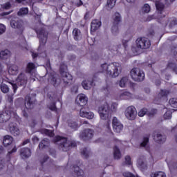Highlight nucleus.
<instances>
[{"instance_id":"1","label":"nucleus","mask_w":177,"mask_h":177,"mask_svg":"<svg viewBox=\"0 0 177 177\" xmlns=\"http://www.w3.org/2000/svg\"><path fill=\"white\" fill-rule=\"evenodd\" d=\"M10 118L13 122L9 124V131L13 136H18V135H20V130L17 127V123L16 122H20L21 120L17 113L12 110H7L5 112L0 113L1 123L8 122Z\"/></svg>"},{"instance_id":"2","label":"nucleus","mask_w":177,"mask_h":177,"mask_svg":"<svg viewBox=\"0 0 177 177\" xmlns=\"http://www.w3.org/2000/svg\"><path fill=\"white\" fill-rule=\"evenodd\" d=\"M122 71V67L121 64L118 62H113L109 64L107 63L101 64L99 73H105L106 75H109L112 78H115L120 75Z\"/></svg>"},{"instance_id":"3","label":"nucleus","mask_w":177,"mask_h":177,"mask_svg":"<svg viewBox=\"0 0 177 177\" xmlns=\"http://www.w3.org/2000/svg\"><path fill=\"white\" fill-rule=\"evenodd\" d=\"M98 113L101 120L104 121H106L104 127L107 131V132H111L113 134V131H111V127L110 126L111 124V109H110V105L109 103L104 102V104L101 105L98 108Z\"/></svg>"},{"instance_id":"4","label":"nucleus","mask_w":177,"mask_h":177,"mask_svg":"<svg viewBox=\"0 0 177 177\" xmlns=\"http://www.w3.org/2000/svg\"><path fill=\"white\" fill-rule=\"evenodd\" d=\"M53 140L54 143L62 141L58 145L59 149L62 151H69L71 149L77 147V142L75 141L70 140L66 137L57 136L54 138Z\"/></svg>"},{"instance_id":"5","label":"nucleus","mask_w":177,"mask_h":177,"mask_svg":"<svg viewBox=\"0 0 177 177\" xmlns=\"http://www.w3.org/2000/svg\"><path fill=\"white\" fill-rule=\"evenodd\" d=\"M158 22L161 24L162 27L165 28L168 26L169 28H172V27H175L177 25V20L175 17L168 18L165 15H160V17L158 19Z\"/></svg>"},{"instance_id":"6","label":"nucleus","mask_w":177,"mask_h":177,"mask_svg":"<svg viewBox=\"0 0 177 177\" xmlns=\"http://www.w3.org/2000/svg\"><path fill=\"white\" fill-rule=\"evenodd\" d=\"M59 73L65 85H68L73 81V75L67 72V65L62 64L59 66Z\"/></svg>"},{"instance_id":"7","label":"nucleus","mask_w":177,"mask_h":177,"mask_svg":"<svg viewBox=\"0 0 177 177\" xmlns=\"http://www.w3.org/2000/svg\"><path fill=\"white\" fill-rule=\"evenodd\" d=\"M10 26L12 28H17V30H20V31H21L20 38L21 39L22 42H26V37H24V35H23V31H24V22L23 20L19 18L12 19L10 21Z\"/></svg>"},{"instance_id":"8","label":"nucleus","mask_w":177,"mask_h":177,"mask_svg":"<svg viewBox=\"0 0 177 177\" xmlns=\"http://www.w3.org/2000/svg\"><path fill=\"white\" fill-rule=\"evenodd\" d=\"M130 75L133 80V81H136L137 82H142V81L145 80V72H143L140 68H133L130 71Z\"/></svg>"},{"instance_id":"9","label":"nucleus","mask_w":177,"mask_h":177,"mask_svg":"<svg viewBox=\"0 0 177 177\" xmlns=\"http://www.w3.org/2000/svg\"><path fill=\"white\" fill-rule=\"evenodd\" d=\"M35 31L39 39V46H45L46 41H48V32H46V30L44 28L36 29Z\"/></svg>"},{"instance_id":"10","label":"nucleus","mask_w":177,"mask_h":177,"mask_svg":"<svg viewBox=\"0 0 177 177\" xmlns=\"http://www.w3.org/2000/svg\"><path fill=\"white\" fill-rule=\"evenodd\" d=\"M136 46L138 49H149L151 46V43L146 37L138 38L136 41Z\"/></svg>"},{"instance_id":"11","label":"nucleus","mask_w":177,"mask_h":177,"mask_svg":"<svg viewBox=\"0 0 177 177\" xmlns=\"http://www.w3.org/2000/svg\"><path fill=\"white\" fill-rule=\"evenodd\" d=\"M113 25L111 28V32L112 34H118L119 30H118V25L120 23H121V15L119 12H115L113 15Z\"/></svg>"},{"instance_id":"12","label":"nucleus","mask_w":177,"mask_h":177,"mask_svg":"<svg viewBox=\"0 0 177 177\" xmlns=\"http://www.w3.org/2000/svg\"><path fill=\"white\" fill-rule=\"evenodd\" d=\"M81 164H82L81 160H77L76 164L73 165L72 169L75 177H84V175L85 174V173H84V170L80 168V167H81Z\"/></svg>"},{"instance_id":"13","label":"nucleus","mask_w":177,"mask_h":177,"mask_svg":"<svg viewBox=\"0 0 177 177\" xmlns=\"http://www.w3.org/2000/svg\"><path fill=\"white\" fill-rule=\"evenodd\" d=\"M112 127L114 132L117 133H120L122 129H124V124L117 118V117H113L112 120Z\"/></svg>"},{"instance_id":"14","label":"nucleus","mask_w":177,"mask_h":177,"mask_svg":"<svg viewBox=\"0 0 177 177\" xmlns=\"http://www.w3.org/2000/svg\"><path fill=\"white\" fill-rule=\"evenodd\" d=\"M80 115L83 118H87L88 120L93 119L95 117V114L93 112L89 111V108L86 106H83L81 108L80 111Z\"/></svg>"},{"instance_id":"15","label":"nucleus","mask_w":177,"mask_h":177,"mask_svg":"<svg viewBox=\"0 0 177 177\" xmlns=\"http://www.w3.org/2000/svg\"><path fill=\"white\" fill-rule=\"evenodd\" d=\"M125 116L128 120L133 121L136 118V108L133 106H130L125 111Z\"/></svg>"},{"instance_id":"16","label":"nucleus","mask_w":177,"mask_h":177,"mask_svg":"<svg viewBox=\"0 0 177 177\" xmlns=\"http://www.w3.org/2000/svg\"><path fill=\"white\" fill-rule=\"evenodd\" d=\"M80 138L84 142L92 139V138H93V130L91 129H84L82 133H80Z\"/></svg>"},{"instance_id":"17","label":"nucleus","mask_w":177,"mask_h":177,"mask_svg":"<svg viewBox=\"0 0 177 177\" xmlns=\"http://www.w3.org/2000/svg\"><path fill=\"white\" fill-rule=\"evenodd\" d=\"M16 81L20 86H26V85H27L28 78L26 74L21 73L18 75Z\"/></svg>"},{"instance_id":"18","label":"nucleus","mask_w":177,"mask_h":177,"mask_svg":"<svg viewBox=\"0 0 177 177\" xmlns=\"http://www.w3.org/2000/svg\"><path fill=\"white\" fill-rule=\"evenodd\" d=\"M139 168H140L141 171L144 172V171L147 170V163H146L145 160V156H140L137 160Z\"/></svg>"},{"instance_id":"19","label":"nucleus","mask_w":177,"mask_h":177,"mask_svg":"<svg viewBox=\"0 0 177 177\" xmlns=\"http://www.w3.org/2000/svg\"><path fill=\"white\" fill-rule=\"evenodd\" d=\"M35 100H33L30 95H27L25 97V107L26 110H30L34 107Z\"/></svg>"},{"instance_id":"20","label":"nucleus","mask_w":177,"mask_h":177,"mask_svg":"<svg viewBox=\"0 0 177 177\" xmlns=\"http://www.w3.org/2000/svg\"><path fill=\"white\" fill-rule=\"evenodd\" d=\"M20 156L23 160L31 157V149L30 148H21L20 150Z\"/></svg>"},{"instance_id":"21","label":"nucleus","mask_w":177,"mask_h":177,"mask_svg":"<svg viewBox=\"0 0 177 177\" xmlns=\"http://www.w3.org/2000/svg\"><path fill=\"white\" fill-rule=\"evenodd\" d=\"M101 26H102V21L97 19L93 20L91 24V31H92V32H95V31H96L97 30H99Z\"/></svg>"},{"instance_id":"22","label":"nucleus","mask_w":177,"mask_h":177,"mask_svg":"<svg viewBox=\"0 0 177 177\" xmlns=\"http://www.w3.org/2000/svg\"><path fill=\"white\" fill-rule=\"evenodd\" d=\"M153 139L156 143L161 145L167 140V136L158 133L156 136H153Z\"/></svg>"},{"instance_id":"23","label":"nucleus","mask_w":177,"mask_h":177,"mask_svg":"<svg viewBox=\"0 0 177 177\" xmlns=\"http://www.w3.org/2000/svg\"><path fill=\"white\" fill-rule=\"evenodd\" d=\"M8 73L10 75H17L19 74V66L15 64L11 65L8 68Z\"/></svg>"},{"instance_id":"24","label":"nucleus","mask_w":177,"mask_h":177,"mask_svg":"<svg viewBox=\"0 0 177 177\" xmlns=\"http://www.w3.org/2000/svg\"><path fill=\"white\" fill-rule=\"evenodd\" d=\"M73 38L75 41H80L82 38V35L81 34V30L75 28L73 30Z\"/></svg>"},{"instance_id":"25","label":"nucleus","mask_w":177,"mask_h":177,"mask_svg":"<svg viewBox=\"0 0 177 177\" xmlns=\"http://www.w3.org/2000/svg\"><path fill=\"white\" fill-rule=\"evenodd\" d=\"M79 98V105L84 107L86 103H88V97L84 94H82L78 95L77 97Z\"/></svg>"},{"instance_id":"26","label":"nucleus","mask_w":177,"mask_h":177,"mask_svg":"<svg viewBox=\"0 0 177 177\" xmlns=\"http://www.w3.org/2000/svg\"><path fill=\"white\" fill-rule=\"evenodd\" d=\"M13 142V138L10 136H6L3 138V145L5 147H8L10 146L11 143Z\"/></svg>"},{"instance_id":"27","label":"nucleus","mask_w":177,"mask_h":177,"mask_svg":"<svg viewBox=\"0 0 177 177\" xmlns=\"http://www.w3.org/2000/svg\"><path fill=\"white\" fill-rule=\"evenodd\" d=\"M82 85L84 89H86V91H88L91 89L92 86H93V80H91V81L84 80L82 82Z\"/></svg>"},{"instance_id":"28","label":"nucleus","mask_w":177,"mask_h":177,"mask_svg":"<svg viewBox=\"0 0 177 177\" xmlns=\"http://www.w3.org/2000/svg\"><path fill=\"white\" fill-rule=\"evenodd\" d=\"M49 140L44 139L39 142V149H40L41 150L46 149L47 147H49Z\"/></svg>"},{"instance_id":"29","label":"nucleus","mask_w":177,"mask_h":177,"mask_svg":"<svg viewBox=\"0 0 177 177\" xmlns=\"http://www.w3.org/2000/svg\"><path fill=\"white\" fill-rule=\"evenodd\" d=\"M40 132L43 135H46V136H49L50 138H53V136H55V133L53 132V131L48 129H41L40 130Z\"/></svg>"},{"instance_id":"30","label":"nucleus","mask_w":177,"mask_h":177,"mask_svg":"<svg viewBox=\"0 0 177 177\" xmlns=\"http://www.w3.org/2000/svg\"><path fill=\"white\" fill-rule=\"evenodd\" d=\"M8 57H10V51H9L8 49L2 50L0 53V59L5 60V59H8Z\"/></svg>"},{"instance_id":"31","label":"nucleus","mask_w":177,"mask_h":177,"mask_svg":"<svg viewBox=\"0 0 177 177\" xmlns=\"http://www.w3.org/2000/svg\"><path fill=\"white\" fill-rule=\"evenodd\" d=\"M33 70H35V64L32 62H28L26 66V73L28 74H31Z\"/></svg>"},{"instance_id":"32","label":"nucleus","mask_w":177,"mask_h":177,"mask_svg":"<svg viewBox=\"0 0 177 177\" xmlns=\"http://www.w3.org/2000/svg\"><path fill=\"white\" fill-rule=\"evenodd\" d=\"M156 8L158 12H160V15H162V12H164V8H165V6L164 3L160 2V1H156Z\"/></svg>"},{"instance_id":"33","label":"nucleus","mask_w":177,"mask_h":177,"mask_svg":"<svg viewBox=\"0 0 177 177\" xmlns=\"http://www.w3.org/2000/svg\"><path fill=\"white\" fill-rule=\"evenodd\" d=\"M113 157L115 160H120L121 158V151L117 146L113 147Z\"/></svg>"},{"instance_id":"34","label":"nucleus","mask_w":177,"mask_h":177,"mask_svg":"<svg viewBox=\"0 0 177 177\" xmlns=\"http://www.w3.org/2000/svg\"><path fill=\"white\" fill-rule=\"evenodd\" d=\"M68 125L71 128V129H74L75 131H77L78 129V124H77V122H74L73 120H68Z\"/></svg>"},{"instance_id":"35","label":"nucleus","mask_w":177,"mask_h":177,"mask_svg":"<svg viewBox=\"0 0 177 177\" xmlns=\"http://www.w3.org/2000/svg\"><path fill=\"white\" fill-rule=\"evenodd\" d=\"M28 14V8H21L17 12L18 16H25Z\"/></svg>"},{"instance_id":"36","label":"nucleus","mask_w":177,"mask_h":177,"mask_svg":"<svg viewBox=\"0 0 177 177\" xmlns=\"http://www.w3.org/2000/svg\"><path fill=\"white\" fill-rule=\"evenodd\" d=\"M127 84H128V77H123L119 82L120 87L125 88Z\"/></svg>"},{"instance_id":"37","label":"nucleus","mask_w":177,"mask_h":177,"mask_svg":"<svg viewBox=\"0 0 177 177\" xmlns=\"http://www.w3.org/2000/svg\"><path fill=\"white\" fill-rule=\"evenodd\" d=\"M150 139V134L147 135L146 137L143 138V141L140 143L141 147H146L147 146V143H149V140Z\"/></svg>"},{"instance_id":"38","label":"nucleus","mask_w":177,"mask_h":177,"mask_svg":"<svg viewBox=\"0 0 177 177\" xmlns=\"http://www.w3.org/2000/svg\"><path fill=\"white\" fill-rule=\"evenodd\" d=\"M90 154H91V151L88 150V148H84L81 151V155L82 156V157H84V158H86V159L88 158Z\"/></svg>"},{"instance_id":"39","label":"nucleus","mask_w":177,"mask_h":177,"mask_svg":"<svg viewBox=\"0 0 177 177\" xmlns=\"http://www.w3.org/2000/svg\"><path fill=\"white\" fill-rule=\"evenodd\" d=\"M125 37H129V39L122 40L123 46L124 48V50H127V49L128 48V42H129V41H131V39H132V35H131V34H128V35H126Z\"/></svg>"},{"instance_id":"40","label":"nucleus","mask_w":177,"mask_h":177,"mask_svg":"<svg viewBox=\"0 0 177 177\" xmlns=\"http://www.w3.org/2000/svg\"><path fill=\"white\" fill-rule=\"evenodd\" d=\"M117 0H107L106 1V7L108 9H113V6H115V3Z\"/></svg>"},{"instance_id":"41","label":"nucleus","mask_w":177,"mask_h":177,"mask_svg":"<svg viewBox=\"0 0 177 177\" xmlns=\"http://www.w3.org/2000/svg\"><path fill=\"white\" fill-rule=\"evenodd\" d=\"M167 68H171L174 73L177 74V66L176 64L173 62H169L167 64Z\"/></svg>"},{"instance_id":"42","label":"nucleus","mask_w":177,"mask_h":177,"mask_svg":"<svg viewBox=\"0 0 177 177\" xmlns=\"http://www.w3.org/2000/svg\"><path fill=\"white\" fill-rule=\"evenodd\" d=\"M151 177H167V175L162 171H156L155 173H151Z\"/></svg>"},{"instance_id":"43","label":"nucleus","mask_w":177,"mask_h":177,"mask_svg":"<svg viewBox=\"0 0 177 177\" xmlns=\"http://www.w3.org/2000/svg\"><path fill=\"white\" fill-rule=\"evenodd\" d=\"M169 103L174 109H177V98H171L169 100Z\"/></svg>"},{"instance_id":"44","label":"nucleus","mask_w":177,"mask_h":177,"mask_svg":"<svg viewBox=\"0 0 177 177\" xmlns=\"http://www.w3.org/2000/svg\"><path fill=\"white\" fill-rule=\"evenodd\" d=\"M131 95L132 94L128 91H124L120 94V97L121 99H128L129 97H131Z\"/></svg>"},{"instance_id":"45","label":"nucleus","mask_w":177,"mask_h":177,"mask_svg":"<svg viewBox=\"0 0 177 177\" xmlns=\"http://www.w3.org/2000/svg\"><path fill=\"white\" fill-rule=\"evenodd\" d=\"M0 89L3 93H8V92H9V86H8V85L6 84H2L0 86Z\"/></svg>"},{"instance_id":"46","label":"nucleus","mask_w":177,"mask_h":177,"mask_svg":"<svg viewBox=\"0 0 177 177\" xmlns=\"http://www.w3.org/2000/svg\"><path fill=\"white\" fill-rule=\"evenodd\" d=\"M168 95H169V91L168 90H160L159 93V96H161V97H166Z\"/></svg>"},{"instance_id":"47","label":"nucleus","mask_w":177,"mask_h":177,"mask_svg":"<svg viewBox=\"0 0 177 177\" xmlns=\"http://www.w3.org/2000/svg\"><path fill=\"white\" fill-rule=\"evenodd\" d=\"M49 110L51 111H57V107H56V102H51L50 105L48 106Z\"/></svg>"},{"instance_id":"48","label":"nucleus","mask_w":177,"mask_h":177,"mask_svg":"<svg viewBox=\"0 0 177 177\" xmlns=\"http://www.w3.org/2000/svg\"><path fill=\"white\" fill-rule=\"evenodd\" d=\"M148 111L147 109L146 108H142L139 112H138V115L139 117H143L144 115H146L147 114Z\"/></svg>"},{"instance_id":"49","label":"nucleus","mask_w":177,"mask_h":177,"mask_svg":"<svg viewBox=\"0 0 177 177\" xmlns=\"http://www.w3.org/2000/svg\"><path fill=\"white\" fill-rule=\"evenodd\" d=\"M150 6L148 3L145 4L142 7V12H144V13H149V12H150Z\"/></svg>"},{"instance_id":"50","label":"nucleus","mask_w":177,"mask_h":177,"mask_svg":"<svg viewBox=\"0 0 177 177\" xmlns=\"http://www.w3.org/2000/svg\"><path fill=\"white\" fill-rule=\"evenodd\" d=\"M164 118L165 120H171V118H172V113L169 111H166L164 114Z\"/></svg>"},{"instance_id":"51","label":"nucleus","mask_w":177,"mask_h":177,"mask_svg":"<svg viewBox=\"0 0 177 177\" xmlns=\"http://www.w3.org/2000/svg\"><path fill=\"white\" fill-rule=\"evenodd\" d=\"M171 52L173 53L174 56L177 55V45L171 46Z\"/></svg>"},{"instance_id":"52","label":"nucleus","mask_w":177,"mask_h":177,"mask_svg":"<svg viewBox=\"0 0 177 177\" xmlns=\"http://www.w3.org/2000/svg\"><path fill=\"white\" fill-rule=\"evenodd\" d=\"M157 109H152L150 111L147 113V115L149 117H153V115H156L157 114Z\"/></svg>"},{"instance_id":"53","label":"nucleus","mask_w":177,"mask_h":177,"mask_svg":"<svg viewBox=\"0 0 177 177\" xmlns=\"http://www.w3.org/2000/svg\"><path fill=\"white\" fill-rule=\"evenodd\" d=\"M2 9H6V10H8V9H10L12 8V5H10V3L8 2L1 6Z\"/></svg>"},{"instance_id":"54","label":"nucleus","mask_w":177,"mask_h":177,"mask_svg":"<svg viewBox=\"0 0 177 177\" xmlns=\"http://www.w3.org/2000/svg\"><path fill=\"white\" fill-rule=\"evenodd\" d=\"M123 176L124 177H138V176H135L133 174L129 171H125L123 173Z\"/></svg>"},{"instance_id":"55","label":"nucleus","mask_w":177,"mask_h":177,"mask_svg":"<svg viewBox=\"0 0 177 177\" xmlns=\"http://www.w3.org/2000/svg\"><path fill=\"white\" fill-rule=\"evenodd\" d=\"M49 80H51V84H53V85L54 86H56V84L57 82V79L56 78V77L51 76V77H49Z\"/></svg>"},{"instance_id":"56","label":"nucleus","mask_w":177,"mask_h":177,"mask_svg":"<svg viewBox=\"0 0 177 177\" xmlns=\"http://www.w3.org/2000/svg\"><path fill=\"white\" fill-rule=\"evenodd\" d=\"M48 160H49V156H48V155L44 156L43 159H41L40 160V163H41V167H43L44 162H46V161H48Z\"/></svg>"},{"instance_id":"57","label":"nucleus","mask_w":177,"mask_h":177,"mask_svg":"<svg viewBox=\"0 0 177 177\" xmlns=\"http://www.w3.org/2000/svg\"><path fill=\"white\" fill-rule=\"evenodd\" d=\"M125 163L127 164V165H132V162L131 160V156H127L125 157Z\"/></svg>"},{"instance_id":"58","label":"nucleus","mask_w":177,"mask_h":177,"mask_svg":"<svg viewBox=\"0 0 177 177\" xmlns=\"http://www.w3.org/2000/svg\"><path fill=\"white\" fill-rule=\"evenodd\" d=\"M118 107V104L117 102H113L111 106V109L112 111H115L117 110V108Z\"/></svg>"},{"instance_id":"59","label":"nucleus","mask_w":177,"mask_h":177,"mask_svg":"<svg viewBox=\"0 0 177 177\" xmlns=\"http://www.w3.org/2000/svg\"><path fill=\"white\" fill-rule=\"evenodd\" d=\"M6 31V27H5V25L0 24V35L1 34H3Z\"/></svg>"},{"instance_id":"60","label":"nucleus","mask_w":177,"mask_h":177,"mask_svg":"<svg viewBox=\"0 0 177 177\" xmlns=\"http://www.w3.org/2000/svg\"><path fill=\"white\" fill-rule=\"evenodd\" d=\"M71 93H78V86H73L71 88Z\"/></svg>"},{"instance_id":"61","label":"nucleus","mask_w":177,"mask_h":177,"mask_svg":"<svg viewBox=\"0 0 177 177\" xmlns=\"http://www.w3.org/2000/svg\"><path fill=\"white\" fill-rule=\"evenodd\" d=\"M87 41L91 45V46H92L93 45H95V39H92L91 37H88Z\"/></svg>"},{"instance_id":"62","label":"nucleus","mask_w":177,"mask_h":177,"mask_svg":"<svg viewBox=\"0 0 177 177\" xmlns=\"http://www.w3.org/2000/svg\"><path fill=\"white\" fill-rule=\"evenodd\" d=\"M12 86V89L14 91V93H16V91H17V84H15V83H10Z\"/></svg>"},{"instance_id":"63","label":"nucleus","mask_w":177,"mask_h":177,"mask_svg":"<svg viewBox=\"0 0 177 177\" xmlns=\"http://www.w3.org/2000/svg\"><path fill=\"white\" fill-rule=\"evenodd\" d=\"M17 151V148L15 147L11 151H8V156H10V154H12V153H16Z\"/></svg>"},{"instance_id":"64","label":"nucleus","mask_w":177,"mask_h":177,"mask_svg":"<svg viewBox=\"0 0 177 177\" xmlns=\"http://www.w3.org/2000/svg\"><path fill=\"white\" fill-rule=\"evenodd\" d=\"M88 19H90L89 11H87L84 15V20H88Z\"/></svg>"}]
</instances>
